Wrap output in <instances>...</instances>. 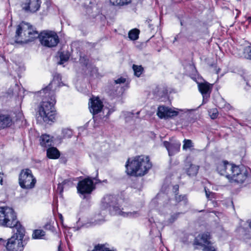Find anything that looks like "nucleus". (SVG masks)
Returning <instances> with one entry per match:
<instances>
[{"mask_svg":"<svg viewBox=\"0 0 251 251\" xmlns=\"http://www.w3.org/2000/svg\"><path fill=\"white\" fill-rule=\"evenodd\" d=\"M0 226L12 228V236L22 241L25 236V230L18 220L16 213L12 208L8 206L0 207Z\"/></svg>","mask_w":251,"mask_h":251,"instance_id":"1","label":"nucleus"},{"mask_svg":"<svg viewBox=\"0 0 251 251\" xmlns=\"http://www.w3.org/2000/svg\"><path fill=\"white\" fill-rule=\"evenodd\" d=\"M152 166L149 156L137 155L128 158L125 165L126 173L130 176H142L148 173Z\"/></svg>","mask_w":251,"mask_h":251,"instance_id":"2","label":"nucleus"},{"mask_svg":"<svg viewBox=\"0 0 251 251\" xmlns=\"http://www.w3.org/2000/svg\"><path fill=\"white\" fill-rule=\"evenodd\" d=\"M126 203L124 199L118 198L116 195H106L101 200V207L104 209H108L111 214L117 215L125 218H136L140 216L138 211L125 212L124 208L121 207Z\"/></svg>","mask_w":251,"mask_h":251,"instance_id":"3","label":"nucleus"},{"mask_svg":"<svg viewBox=\"0 0 251 251\" xmlns=\"http://www.w3.org/2000/svg\"><path fill=\"white\" fill-rule=\"evenodd\" d=\"M36 93L42 98V101L40 103L38 110L40 116L46 123L53 122L56 115L54 107L56 103L55 94H53L52 91L46 95L41 93L39 91Z\"/></svg>","mask_w":251,"mask_h":251,"instance_id":"4","label":"nucleus"},{"mask_svg":"<svg viewBox=\"0 0 251 251\" xmlns=\"http://www.w3.org/2000/svg\"><path fill=\"white\" fill-rule=\"evenodd\" d=\"M233 171L228 180L230 183H235L246 186L251 183V169L244 165L232 167Z\"/></svg>","mask_w":251,"mask_h":251,"instance_id":"5","label":"nucleus"},{"mask_svg":"<svg viewBox=\"0 0 251 251\" xmlns=\"http://www.w3.org/2000/svg\"><path fill=\"white\" fill-rule=\"evenodd\" d=\"M40 42L42 45L48 48L56 47L59 42L57 33L52 30H44L40 32Z\"/></svg>","mask_w":251,"mask_h":251,"instance_id":"6","label":"nucleus"},{"mask_svg":"<svg viewBox=\"0 0 251 251\" xmlns=\"http://www.w3.org/2000/svg\"><path fill=\"white\" fill-rule=\"evenodd\" d=\"M36 182L35 177L29 169H22L19 175V183L22 188H33Z\"/></svg>","mask_w":251,"mask_h":251,"instance_id":"7","label":"nucleus"},{"mask_svg":"<svg viewBox=\"0 0 251 251\" xmlns=\"http://www.w3.org/2000/svg\"><path fill=\"white\" fill-rule=\"evenodd\" d=\"M235 164L230 163L227 160L219 161L216 163V170L221 176H225L228 180L233 171L232 167Z\"/></svg>","mask_w":251,"mask_h":251,"instance_id":"8","label":"nucleus"},{"mask_svg":"<svg viewBox=\"0 0 251 251\" xmlns=\"http://www.w3.org/2000/svg\"><path fill=\"white\" fill-rule=\"evenodd\" d=\"M41 3V0H23L20 5L25 13H34L40 10Z\"/></svg>","mask_w":251,"mask_h":251,"instance_id":"9","label":"nucleus"},{"mask_svg":"<svg viewBox=\"0 0 251 251\" xmlns=\"http://www.w3.org/2000/svg\"><path fill=\"white\" fill-rule=\"evenodd\" d=\"M62 76L60 74L58 73H55L54 74L53 79L52 81L45 87L43 88L42 90L39 91L41 93H44V95L47 94L48 93H50L51 91L53 92V94H55L56 88L57 87H59L62 85Z\"/></svg>","mask_w":251,"mask_h":251,"instance_id":"10","label":"nucleus"},{"mask_svg":"<svg viewBox=\"0 0 251 251\" xmlns=\"http://www.w3.org/2000/svg\"><path fill=\"white\" fill-rule=\"evenodd\" d=\"M25 244V241H22L14 238V236H11L7 240L5 247L7 251H23Z\"/></svg>","mask_w":251,"mask_h":251,"instance_id":"11","label":"nucleus"},{"mask_svg":"<svg viewBox=\"0 0 251 251\" xmlns=\"http://www.w3.org/2000/svg\"><path fill=\"white\" fill-rule=\"evenodd\" d=\"M98 176L97 173L96 177L88 176L83 179L82 178L78 182L76 188H95L96 184L101 183V180L97 178Z\"/></svg>","mask_w":251,"mask_h":251,"instance_id":"12","label":"nucleus"},{"mask_svg":"<svg viewBox=\"0 0 251 251\" xmlns=\"http://www.w3.org/2000/svg\"><path fill=\"white\" fill-rule=\"evenodd\" d=\"M178 114L177 111L173 110L168 107L162 105L158 107L157 115L161 119H168L176 117Z\"/></svg>","mask_w":251,"mask_h":251,"instance_id":"13","label":"nucleus"},{"mask_svg":"<svg viewBox=\"0 0 251 251\" xmlns=\"http://www.w3.org/2000/svg\"><path fill=\"white\" fill-rule=\"evenodd\" d=\"M163 147L168 151L169 156H172L179 152L181 143L178 140H173L171 142L164 141L163 142Z\"/></svg>","mask_w":251,"mask_h":251,"instance_id":"14","label":"nucleus"},{"mask_svg":"<svg viewBox=\"0 0 251 251\" xmlns=\"http://www.w3.org/2000/svg\"><path fill=\"white\" fill-rule=\"evenodd\" d=\"M198 84L199 90L202 95V103H205L208 101L210 98L212 89V84L207 81L201 83L198 82Z\"/></svg>","mask_w":251,"mask_h":251,"instance_id":"15","label":"nucleus"},{"mask_svg":"<svg viewBox=\"0 0 251 251\" xmlns=\"http://www.w3.org/2000/svg\"><path fill=\"white\" fill-rule=\"evenodd\" d=\"M103 107V102L98 97H93L90 99L89 108L90 112L93 115H96L101 112Z\"/></svg>","mask_w":251,"mask_h":251,"instance_id":"16","label":"nucleus"},{"mask_svg":"<svg viewBox=\"0 0 251 251\" xmlns=\"http://www.w3.org/2000/svg\"><path fill=\"white\" fill-rule=\"evenodd\" d=\"M210 234L208 232L199 234L194 240V245L203 247V248L204 247L211 246L212 243L210 240Z\"/></svg>","mask_w":251,"mask_h":251,"instance_id":"17","label":"nucleus"},{"mask_svg":"<svg viewBox=\"0 0 251 251\" xmlns=\"http://www.w3.org/2000/svg\"><path fill=\"white\" fill-rule=\"evenodd\" d=\"M26 31L27 32L28 34V38L27 39H25L24 41L15 40V42L17 44L23 45L27 44L29 42H31L38 38L40 39V33H39L37 30L33 29L32 27L27 28Z\"/></svg>","mask_w":251,"mask_h":251,"instance_id":"18","label":"nucleus"},{"mask_svg":"<svg viewBox=\"0 0 251 251\" xmlns=\"http://www.w3.org/2000/svg\"><path fill=\"white\" fill-rule=\"evenodd\" d=\"M13 124V122L10 115L0 112V131L10 127Z\"/></svg>","mask_w":251,"mask_h":251,"instance_id":"19","label":"nucleus"},{"mask_svg":"<svg viewBox=\"0 0 251 251\" xmlns=\"http://www.w3.org/2000/svg\"><path fill=\"white\" fill-rule=\"evenodd\" d=\"M185 170L188 176H194L198 174L199 166L193 164L191 162H187L185 164Z\"/></svg>","mask_w":251,"mask_h":251,"instance_id":"20","label":"nucleus"},{"mask_svg":"<svg viewBox=\"0 0 251 251\" xmlns=\"http://www.w3.org/2000/svg\"><path fill=\"white\" fill-rule=\"evenodd\" d=\"M40 144L44 148L50 147L53 143V137L48 134H42L40 137Z\"/></svg>","mask_w":251,"mask_h":251,"instance_id":"21","label":"nucleus"},{"mask_svg":"<svg viewBox=\"0 0 251 251\" xmlns=\"http://www.w3.org/2000/svg\"><path fill=\"white\" fill-rule=\"evenodd\" d=\"M32 27V25L28 23L23 21L17 26L16 31V34L15 37L18 40V38L21 36V34L24 31V32H26L27 28Z\"/></svg>","mask_w":251,"mask_h":251,"instance_id":"22","label":"nucleus"},{"mask_svg":"<svg viewBox=\"0 0 251 251\" xmlns=\"http://www.w3.org/2000/svg\"><path fill=\"white\" fill-rule=\"evenodd\" d=\"M60 156V152L55 147H50L47 150V156L50 159H56Z\"/></svg>","mask_w":251,"mask_h":251,"instance_id":"23","label":"nucleus"},{"mask_svg":"<svg viewBox=\"0 0 251 251\" xmlns=\"http://www.w3.org/2000/svg\"><path fill=\"white\" fill-rule=\"evenodd\" d=\"M89 75L91 78H97L101 77L99 72V69L94 65H91L88 67Z\"/></svg>","mask_w":251,"mask_h":251,"instance_id":"24","label":"nucleus"},{"mask_svg":"<svg viewBox=\"0 0 251 251\" xmlns=\"http://www.w3.org/2000/svg\"><path fill=\"white\" fill-rule=\"evenodd\" d=\"M59 55L60 61L58 64L60 65L64 64L67 62L70 58V54L68 51H62L58 52Z\"/></svg>","mask_w":251,"mask_h":251,"instance_id":"25","label":"nucleus"},{"mask_svg":"<svg viewBox=\"0 0 251 251\" xmlns=\"http://www.w3.org/2000/svg\"><path fill=\"white\" fill-rule=\"evenodd\" d=\"M82 176H79L77 177H73L70 178L68 179H66L64 180L62 182V185L63 186L66 187H74L75 184L74 183V181H77L79 180V179H81Z\"/></svg>","mask_w":251,"mask_h":251,"instance_id":"26","label":"nucleus"},{"mask_svg":"<svg viewBox=\"0 0 251 251\" xmlns=\"http://www.w3.org/2000/svg\"><path fill=\"white\" fill-rule=\"evenodd\" d=\"M79 196L84 199H89L93 189H77Z\"/></svg>","mask_w":251,"mask_h":251,"instance_id":"27","label":"nucleus"},{"mask_svg":"<svg viewBox=\"0 0 251 251\" xmlns=\"http://www.w3.org/2000/svg\"><path fill=\"white\" fill-rule=\"evenodd\" d=\"M178 188L179 186L178 184L172 185V179L170 177L166 178L164 180L162 188Z\"/></svg>","mask_w":251,"mask_h":251,"instance_id":"28","label":"nucleus"},{"mask_svg":"<svg viewBox=\"0 0 251 251\" xmlns=\"http://www.w3.org/2000/svg\"><path fill=\"white\" fill-rule=\"evenodd\" d=\"M140 30L137 28H134L130 30L128 34V38L131 40H136L139 38Z\"/></svg>","mask_w":251,"mask_h":251,"instance_id":"29","label":"nucleus"},{"mask_svg":"<svg viewBox=\"0 0 251 251\" xmlns=\"http://www.w3.org/2000/svg\"><path fill=\"white\" fill-rule=\"evenodd\" d=\"M45 232L41 229H35L33 231L32 237L34 239H43Z\"/></svg>","mask_w":251,"mask_h":251,"instance_id":"30","label":"nucleus"},{"mask_svg":"<svg viewBox=\"0 0 251 251\" xmlns=\"http://www.w3.org/2000/svg\"><path fill=\"white\" fill-rule=\"evenodd\" d=\"M110 2L115 6H124L130 3L132 0H109Z\"/></svg>","mask_w":251,"mask_h":251,"instance_id":"31","label":"nucleus"},{"mask_svg":"<svg viewBox=\"0 0 251 251\" xmlns=\"http://www.w3.org/2000/svg\"><path fill=\"white\" fill-rule=\"evenodd\" d=\"M29 193L28 189H16L15 194L17 195V198H25Z\"/></svg>","mask_w":251,"mask_h":251,"instance_id":"32","label":"nucleus"},{"mask_svg":"<svg viewBox=\"0 0 251 251\" xmlns=\"http://www.w3.org/2000/svg\"><path fill=\"white\" fill-rule=\"evenodd\" d=\"M134 75L137 77H140L143 72V68L141 66L133 65L132 67Z\"/></svg>","mask_w":251,"mask_h":251,"instance_id":"33","label":"nucleus"},{"mask_svg":"<svg viewBox=\"0 0 251 251\" xmlns=\"http://www.w3.org/2000/svg\"><path fill=\"white\" fill-rule=\"evenodd\" d=\"M92 251H114L110 250L105 244H98L96 246Z\"/></svg>","mask_w":251,"mask_h":251,"instance_id":"34","label":"nucleus"},{"mask_svg":"<svg viewBox=\"0 0 251 251\" xmlns=\"http://www.w3.org/2000/svg\"><path fill=\"white\" fill-rule=\"evenodd\" d=\"M63 138H70L73 135V131L71 129H63L62 131Z\"/></svg>","mask_w":251,"mask_h":251,"instance_id":"35","label":"nucleus"},{"mask_svg":"<svg viewBox=\"0 0 251 251\" xmlns=\"http://www.w3.org/2000/svg\"><path fill=\"white\" fill-rule=\"evenodd\" d=\"M178 189H176L175 191L176 193V201L177 202H181V201H183L184 203H186L187 202V198H186L185 196H181V195H178L176 193V192L178 191Z\"/></svg>","mask_w":251,"mask_h":251,"instance_id":"36","label":"nucleus"},{"mask_svg":"<svg viewBox=\"0 0 251 251\" xmlns=\"http://www.w3.org/2000/svg\"><path fill=\"white\" fill-rule=\"evenodd\" d=\"M193 147L192 141L189 139H185L183 141V149L185 150Z\"/></svg>","mask_w":251,"mask_h":251,"instance_id":"37","label":"nucleus"},{"mask_svg":"<svg viewBox=\"0 0 251 251\" xmlns=\"http://www.w3.org/2000/svg\"><path fill=\"white\" fill-rule=\"evenodd\" d=\"M209 115L212 119H215L218 117L219 113L216 108H213L208 111Z\"/></svg>","mask_w":251,"mask_h":251,"instance_id":"38","label":"nucleus"},{"mask_svg":"<svg viewBox=\"0 0 251 251\" xmlns=\"http://www.w3.org/2000/svg\"><path fill=\"white\" fill-rule=\"evenodd\" d=\"M244 54L245 57L251 60V47L248 46L244 49Z\"/></svg>","mask_w":251,"mask_h":251,"instance_id":"39","label":"nucleus"},{"mask_svg":"<svg viewBox=\"0 0 251 251\" xmlns=\"http://www.w3.org/2000/svg\"><path fill=\"white\" fill-rule=\"evenodd\" d=\"M79 60L84 66L86 67L88 66L89 59L86 55L80 56Z\"/></svg>","mask_w":251,"mask_h":251,"instance_id":"40","label":"nucleus"},{"mask_svg":"<svg viewBox=\"0 0 251 251\" xmlns=\"http://www.w3.org/2000/svg\"><path fill=\"white\" fill-rule=\"evenodd\" d=\"M204 192L207 199H211L215 198V194L209 191V189H204Z\"/></svg>","mask_w":251,"mask_h":251,"instance_id":"41","label":"nucleus"},{"mask_svg":"<svg viewBox=\"0 0 251 251\" xmlns=\"http://www.w3.org/2000/svg\"><path fill=\"white\" fill-rule=\"evenodd\" d=\"M98 216H96L94 221L92 222L93 225H99L104 221L103 217L99 218Z\"/></svg>","mask_w":251,"mask_h":251,"instance_id":"42","label":"nucleus"},{"mask_svg":"<svg viewBox=\"0 0 251 251\" xmlns=\"http://www.w3.org/2000/svg\"><path fill=\"white\" fill-rule=\"evenodd\" d=\"M179 214L180 213H177L171 215V218L169 219V222L172 223L174 222L177 219Z\"/></svg>","mask_w":251,"mask_h":251,"instance_id":"43","label":"nucleus"},{"mask_svg":"<svg viewBox=\"0 0 251 251\" xmlns=\"http://www.w3.org/2000/svg\"><path fill=\"white\" fill-rule=\"evenodd\" d=\"M202 251H216V249L212 245L204 247L202 249Z\"/></svg>","mask_w":251,"mask_h":251,"instance_id":"44","label":"nucleus"},{"mask_svg":"<svg viewBox=\"0 0 251 251\" xmlns=\"http://www.w3.org/2000/svg\"><path fill=\"white\" fill-rule=\"evenodd\" d=\"M126 79L123 77H121L114 80L115 84H121L124 83L126 82Z\"/></svg>","mask_w":251,"mask_h":251,"instance_id":"45","label":"nucleus"},{"mask_svg":"<svg viewBox=\"0 0 251 251\" xmlns=\"http://www.w3.org/2000/svg\"><path fill=\"white\" fill-rule=\"evenodd\" d=\"M16 117H17V119H16L17 121H18V120L22 121L24 119L23 114L21 112H18L16 114Z\"/></svg>","mask_w":251,"mask_h":251,"instance_id":"46","label":"nucleus"},{"mask_svg":"<svg viewBox=\"0 0 251 251\" xmlns=\"http://www.w3.org/2000/svg\"><path fill=\"white\" fill-rule=\"evenodd\" d=\"M6 201V196L5 195L2 193H0V202H4Z\"/></svg>","mask_w":251,"mask_h":251,"instance_id":"47","label":"nucleus"},{"mask_svg":"<svg viewBox=\"0 0 251 251\" xmlns=\"http://www.w3.org/2000/svg\"><path fill=\"white\" fill-rule=\"evenodd\" d=\"M114 111V110L112 109H110L108 110L107 113L106 114L105 117L108 118Z\"/></svg>","mask_w":251,"mask_h":251,"instance_id":"48","label":"nucleus"},{"mask_svg":"<svg viewBox=\"0 0 251 251\" xmlns=\"http://www.w3.org/2000/svg\"><path fill=\"white\" fill-rule=\"evenodd\" d=\"M186 38H187V40L189 42H192V41H196L195 39H193V36L192 35L188 36Z\"/></svg>","mask_w":251,"mask_h":251,"instance_id":"49","label":"nucleus"},{"mask_svg":"<svg viewBox=\"0 0 251 251\" xmlns=\"http://www.w3.org/2000/svg\"><path fill=\"white\" fill-rule=\"evenodd\" d=\"M181 37V33H180L179 34H178L175 37V39H174V42L175 41H177V40H178L179 38H180Z\"/></svg>","mask_w":251,"mask_h":251,"instance_id":"50","label":"nucleus"},{"mask_svg":"<svg viewBox=\"0 0 251 251\" xmlns=\"http://www.w3.org/2000/svg\"><path fill=\"white\" fill-rule=\"evenodd\" d=\"M247 20L249 24H251V17H248L247 19Z\"/></svg>","mask_w":251,"mask_h":251,"instance_id":"51","label":"nucleus"},{"mask_svg":"<svg viewBox=\"0 0 251 251\" xmlns=\"http://www.w3.org/2000/svg\"><path fill=\"white\" fill-rule=\"evenodd\" d=\"M148 26L151 29H152L153 28V25L152 24H148Z\"/></svg>","mask_w":251,"mask_h":251,"instance_id":"52","label":"nucleus"},{"mask_svg":"<svg viewBox=\"0 0 251 251\" xmlns=\"http://www.w3.org/2000/svg\"><path fill=\"white\" fill-rule=\"evenodd\" d=\"M163 94H164V96L167 95L168 91L166 89L163 90Z\"/></svg>","mask_w":251,"mask_h":251,"instance_id":"53","label":"nucleus"},{"mask_svg":"<svg viewBox=\"0 0 251 251\" xmlns=\"http://www.w3.org/2000/svg\"><path fill=\"white\" fill-rule=\"evenodd\" d=\"M151 19H148V20L146 21V23L147 24H148H148H150V22H151Z\"/></svg>","mask_w":251,"mask_h":251,"instance_id":"54","label":"nucleus"},{"mask_svg":"<svg viewBox=\"0 0 251 251\" xmlns=\"http://www.w3.org/2000/svg\"><path fill=\"white\" fill-rule=\"evenodd\" d=\"M236 11H237L238 13L237 14V15L236 16V18L237 17V16H238V15L241 13V12L240 11H239L238 9H236Z\"/></svg>","mask_w":251,"mask_h":251,"instance_id":"55","label":"nucleus"},{"mask_svg":"<svg viewBox=\"0 0 251 251\" xmlns=\"http://www.w3.org/2000/svg\"><path fill=\"white\" fill-rule=\"evenodd\" d=\"M59 218L61 221H63V216L61 214L59 215Z\"/></svg>","mask_w":251,"mask_h":251,"instance_id":"56","label":"nucleus"},{"mask_svg":"<svg viewBox=\"0 0 251 251\" xmlns=\"http://www.w3.org/2000/svg\"><path fill=\"white\" fill-rule=\"evenodd\" d=\"M2 177L0 176V183L2 184Z\"/></svg>","mask_w":251,"mask_h":251,"instance_id":"57","label":"nucleus"},{"mask_svg":"<svg viewBox=\"0 0 251 251\" xmlns=\"http://www.w3.org/2000/svg\"><path fill=\"white\" fill-rule=\"evenodd\" d=\"M128 114H129V116H133L134 115V114L133 113H131V112L129 113Z\"/></svg>","mask_w":251,"mask_h":251,"instance_id":"58","label":"nucleus"},{"mask_svg":"<svg viewBox=\"0 0 251 251\" xmlns=\"http://www.w3.org/2000/svg\"><path fill=\"white\" fill-rule=\"evenodd\" d=\"M63 189H60V192H59L60 195L62 194V193L63 192Z\"/></svg>","mask_w":251,"mask_h":251,"instance_id":"59","label":"nucleus"},{"mask_svg":"<svg viewBox=\"0 0 251 251\" xmlns=\"http://www.w3.org/2000/svg\"><path fill=\"white\" fill-rule=\"evenodd\" d=\"M152 219H149V221L150 223H151V222H152Z\"/></svg>","mask_w":251,"mask_h":251,"instance_id":"60","label":"nucleus"},{"mask_svg":"<svg viewBox=\"0 0 251 251\" xmlns=\"http://www.w3.org/2000/svg\"><path fill=\"white\" fill-rule=\"evenodd\" d=\"M169 204H168V203H167L166 204V206H167V207H169Z\"/></svg>","mask_w":251,"mask_h":251,"instance_id":"61","label":"nucleus"},{"mask_svg":"<svg viewBox=\"0 0 251 251\" xmlns=\"http://www.w3.org/2000/svg\"><path fill=\"white\" fill-rule=\"evenodd\" d=\"M103 182H107V180L106 179H105L103 181Z\"/></svg>","mask_w":251,"mask_h":251,"instance_id":"62","label":"nucleus"},{"mask_svg":"<svg viewBox=\"0 0 251 251\" xmlns=\"http://www.w3.org/2000/svg\"><path fill=\"white\" fill-rule=\"evenodd\" d=\"M207 187H208V186H204V189H206Z\"/></svg>","mask_w":251,"mask_h":251,"instance_id":"63","label":"nucleus"},{"mask_svg":"<svg viewBox=\"0 0 251 251\" xmlns=\"http://www.w3.org/2000/svg\"><path fill=\"white\" fill-rule=\"evenodd\" d=\"M180 24H181V25H183V23H182V21H181V22H180Z\"/></svg>","mask_w":251,"mask_h":251,"instance_id":"64","label":"nucleus"}]
</instances>
